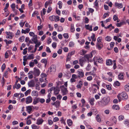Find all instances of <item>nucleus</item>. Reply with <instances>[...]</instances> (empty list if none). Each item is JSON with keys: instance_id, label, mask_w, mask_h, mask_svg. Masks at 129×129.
<instances>
[{"instance_id": "f257e3e1", "label": "nucleus", "mask_w": 129, "mask_h": 129, "mask_svg": "<svg viewBox=\"0 0 129 129\" xmlns=\"http://www.w3.org/2000/svg\"><path fill=\"white\" fill-rule=\"evenodd\" d=\"M110 98L109 96H106L103 98L102 99V105L105 106L107 105L110 101Z\"/></svg>"}, {"instance_id": "f03ea898", "label": "nucleus", "mask_w": 129, "mask_h": 129, "mask_svg": "<svg viewBox=\"0 0 129 129\" xmlns=\"http://www.w3.org/2000/svg\"><path fill=\"white\" fill-rule=\"evenodd\" d=\"M60 88L61 89L62 95L63 96L66 95L68 92L67 88L65 87L64 85L60 86Z\"/></svg>"}, {"instance_id": "7ed1b4c3", "label": "nucleus", "mask_w": 129, "mask_h": 129, "mask_svg": "<svg viewBox=\"0 0 129 129\" xmlns=\"http://www.w3.org/2000/svg\"><path fill=\"white\" fill-rule=\"evenodd\" d=\"M56 66L54 65H52L48 69V71L47 72V74L48 75L49 73V71L50 70V72H55L56 71Z\"/></svg>"}, {"instance_id": "20e7f679", "label": "nucleus", "mask_w": 129, "mask_h": 129, "mask_svg": "<svg viewBox=\"0 0 129 129\" xmlns=\"http://www.w3.org/2000/svg\"><path fill=\"white\" fill-rule=\"evenodd\" d=\"M118 96H119L120 98H122L123 100H126L127 99L128 97L127 93L125 92H122L119 96H118V95H117L119 99V97Z\"/></svg>"}, {"instance_id": "39448f33", "label": "nucleus", "mask_w": 129, "mask_h": 129, "mask_svg": "<svg viewBox=\"0 0 129 129\" xmlns=\"http://www.w3.org/2000/svg\"><path fill=\"white\" fill-rule=\"evenodd\" d=\"M34 71L33 72V74L36 76H38L40 73V70L39 69H37L35 68H34Z\"/></svg>"}, {"instance_id": "423d86ee", "label": "nucleus", "mask_w": 129, "mask_h": 129, "mask_svg": "<svg viewBox=\"0 0 129 129\" xmlns=\"http://www.w3.org/2000/svg\"><path fill=\"white\" fill-rule=\"evenodd\" d=\"M26 104H28L32 102L33 99L30 96H29L26 98Z\"/></svg>"}, {"instance_id": "0eeeda50", "label": "nucleus", "mask_w": 129, "mask_h": 129, "mask_svg": "<svg viewBox=\"0 0 129 129\" xmlns=\"http://www.w3.org/2000/svg\"><path fill=\"white\" fill-rule=\"evenodd\" d=\"M92 57V53L89 54H87L84 55L83 58H86L88 60L89 58H91Z\"/></svg>"}, {"instance_id": "6e6552de", "label": "nucleus", "mask_w": 129, "mask_h": 129, "mask_svg": "<svg viewBox=\"0 0 129 129\" xmlns=\"http://www.w3.org/2000/svg\"><path fill=\"white\" fill-rule=\"evenodd\" d=\"M29 86L34 87L35 85V82L34 80H32L29 81L28 83Z\"/></svg>"}, {"instance_id": "1a4fd4ad", "label": "nucleus", "mask_w": 129, "mask_h": 129, "mask_svg": "<svg viewBox=\"0 0 129 129\" xmlns=\"http://www.w3.org/2000/svg\"><path fill=\"white\" fill-rule=\"evenodd\" d=\"M6 33L7 35V37L8 38L10 39H12L13 36V33L6 31Z\"/></svg>"}, {"instance_id": "9d476101", "label": "nucleus", "mask_w": 129, "mask_h": 129, "mask_svg": "<svg viewBox=\"0 0 129 129\" xmlns=\"http://www.w3.org/2000/svg\"><path fill=\"white\" fill-rule=\"evenodd\" d=\"M77 73L79 74V77H83L84 75L83 71L79 69L77 71Z\"/></svg>"}, {"instance_id": "9b49d317", "label": "nucleus", "mask_w": 129, "mask_h": 129, "mask_svg": "<svg viewBox=\"0 0 129 129\" xmlns=\"http://www.w3.org/2000/svg\"><path fill=\"white\" fill-rule=\"evenodd\" d=\"M115 6L117 7L118 8L121 9L123 7V5L121 3H119L116 2L115 4Z\"/></svg>"}, {"instance_id": "f8f14e48", "label": "nucleus", "mask_w": 129, "mask_h": 129, "mask_svg": "<svg viewBox=\"0 0 129 129\" xmlns=\"http://www.w3.org/2000/svg\"><path fill=\"white\" fill-rule=\"evenodd\" d=\"M33 107V106H30L26 107V111L29 114L30 113L31 111H32V107Z\"/></svg>"}, {"instance_id": "ddd939ff", "label": "nucleus", "mask_w": 129, "mask_h": 129, "mask_svg": "<svg viewBox=\"0 0 129 129\" xmlns=\"http://www.w3.org/2000/svg\"><path fill=\"white\" fill-rule=\"evenodd\" d=\"M94 58L95 60L96 61L98 62L99 63H101L103 61V59L99 57H96Z\"/></svg>"}, {"instance_id": "4468645a", "label": "nucleus", "mask_w": 129, "mask_h": 129, "mask_svg": "<svg viewBox=\"0 0 129 129\" xmlns=\"http://www.w3.org/2000/svg\"><path fill=\"white\" fill-rule=\"evenodd\" d=\"M31 41H33L35 44L38 43V40L37 39V35H36L34 37H33L31 39Z\"/></svg>"}, {"instance_id": "2eb2a0df", "label": "nucleus", "mask_w": 129, "mask_h": 129, "mask_svg": "<svg viewBox=\"0 0 129 129\" xmlns=\"http://www.w3.org/2000/svg\"><path fill=\"white\" fill-rule=\"evenodd\" d=\"M44 121V120L42 118L38 119L37 120L36 124L38 125L42 124Z\"/></svg>"}, {"instance_id": "dca6fc26", "label": "nucleus", "mask_w": 129, "mask_h": 129, "mask_svg": "<svg viewBox=\"0 0 129 129\" xmlns=\"http://www.w3.org/2000/svg\"><path fill=\"white\" fill-rule=\"evenodd\" d=\"M106 64L108 66L112 65L113 64V61L110 59H108L106 60Z\"/></svg>"}, {"instance_id": "f3484780", "label": "nucleus", "mask_w": 129, "mask_h": 129, "mask_svg": "<svg viewBox=\"0 0 129 129\" xmlns=\"http://www.w3.org/2000/svg\"><path fill=\"white\" fill-rule=\"evenodd\" d=\"M60 91L59 88L58 87H57L55 88L54 90V93L56 95L58 94H59Z\"/></svg>"}, {"instance_id": "a211bd4d", "label": "nucleus", "mask_w": 129, "mask_h": 129, "mask_svg": "<svg viewBox=\"0 0 129 129\" xmlns=\"http://www.w3.org/2000/svg\"><path fill=\"white\" fill-rule=\"evenodd\" d=\"M31 95L33 96H38V92L37 91H33L31 92Z\"/></svg>"}, {"instance_id": "6ab92c4d", "label": "nucleus", "mask_w": 129, "mask_h": 129, "mask_svg": "<svg viewBox=\"0 0 129 129\" xmlns=\"http://www.w3.org/2000/svg\"><path fill=\"white\" fill-rule=\"evenodd\" d=\"M96 47L99 50H100L102 48V47L103 46L102 44L100 43H97L96 44Z\"/></svg>"}, {"instance_id": "aec40b11", "label": "nucleus", "mask_w": 129, "mask_h": 129, "mask_svg": "<svg viewBox=\"0 0 129 129\" xmlns=\"http://www.w3.org/2000/svg\"><path fill=\"white\" fill-rule=\"evenodd\" d=\"M85 27L86 29L89 30L90 31H92V26H90L89 24L85 25Z\"/></svg>"}, {"instance_id": "412c9836", "label": "nucleus", "mask_w": 129, "mask_h": 129, "mask_svg": "<svg viewBox=\"0 0 129 129\" xmlns=\"http://www.w3.org/2000/svg\"><path fill=\"white\" fill-rule=\"evenodd\" d=\"M41 62L45 64V67L47 65V59H43L41 61Z\"/></svg>"}, {"instance_id": "4be33fe9", "label": "nucleus", "mask_w": 129, "mask_h": 129, "mask_svg": "<svg viewBox=\"0 0 129 129\" xmlns=\"http://www.w3.org/2000/svg\"><path fill=\"white\" fill-rule=\"evenodd\" d=\"M36 44V45L35 46V48L34 50V52H35L36 51L37 48L41 44V43L40 42H39L38 43H37Z\"/></svg>"}, {"instance_id": "5701e85b", "label": "nucleus", "mask_w": 129, "mask_h": 129, "mask_svg": "<svg viewBox=\"0 0 129 129\" xmlns=\"http://www.w3.org/2000/svg\"><path fill=\"white\" fill-rule=\"evenodd\" d=\"M83 85L82 82L81 81H80L76 87L77 88H81Z\"/></svg>"}, {"instance_id": "b1692460", "label": "nucleus", "mask_w": 129, "mask_h": 129, "mask_svg": "<svg viewBox=\"0 0 129 129\" xmlns=\"http://www.w3.org/2000/svg\"><path fill=\"white\" fill-rule=\"evenodd\" d=\"M112 108L113 109L116 110H119V106L116 105H113L112 107Z\"/></svg>"}, {"instance_id": "393cba45", "label": "nucleus", "mask_w": 129, "mask_h": 129, "mask_svg": "<svg viewBox=\"0 0 129 129\" xmlns=\"http://www.w3.org/2000/svg\"><path fill=\"white\" fill-rule=\"evenodd\" d=\"M39 102V98H38L34 100L33 103L34 105H35Z\"/></svg>"}, {"instance_id": "a878e982", "label": "nucleus", "mask_w": 129, "mask_h": 129, "mask_svg": "<svg viewBox=\"0 0 129 129\" xmlns=\"http://www.w3.org/2000/svg\"><path fill=\"white\" fill-rule=\"evenodd\" d=\"M21 87V85L19 84H17V85H15V84L13 86V89H14L15 88L17 89H19Z\"/></svg>"}, {"instance_id": "bb28decb", "label": "nucleus", "mask_w": 129, "mask_h": 129, "mask_svg": "<svg viewBox=\"0 0 129 129\" xmlns=\"http://www.w3.org/2000/svg\"><path fill=\"white\" fill-rule=\"evenodd\" d=\"M123 74L120 73L118 75V78L119 79L121 80L123 79Z\"/></svg>"}, {"instance_id": "cd10ccee", "label": "nucleus", "mask_w": 129, "mask_h": 129, "mask_svg": "<svg viewBox=\"0 0 129 129\" xmlns=\"http://www.w3.org/2000/svg\"><path fill=\"white\" fill-rule=\"evenodd\" d=\"M87 51L83 49L81 50L80 52V54L81 55H83L86 53Z\"/></svg>"}, {"instance_id": "c85d7f7f", "label": "nucleus", "mask_w": 129, "mask_h": 129, "mask_svg": "<svg viewBox=\"0 0 129 129\" xmlns=\"http://www.w3.org/2000/svg\"><path fill=\"white\" fill-rule=\"evenodd\" d=\"M34 58V55L33 54H31L29 55L27 57V58L28 59H33Z\"/></svg>"}, {"instance_id": "c756f323", "label": "nucleus", "mask_w": 129, "mask_h": 129, "mask_svg": "<svg viewBox=\"0 0 129 129\" xmlns=\"http://www.w3.org/2000/svg\"><path fill=\"white\" fill-rule=\"evenodd\" d=\"M67 123L69 126L71 125L72 124L73 122L72 120L70 119H69L67 120Z\"/></svg>"}, {"instance_id": "7c9ffc66", "label": "nucleus", "mask_w": 129, "mask_h": 129, "mask_svg": "<svg viewBox=\"0 0 129 129\" xmlns=\"http://www.w3.org/2000/svg\"><path fill=\"white\" fill-rule=\"evenodd\" d=\"M94 98H91L89 101V102L90 104L92 105H93L94 104Z\"/></svg>"}, {"instance_id": "2f4dec72", "label": "nucleus", "mask_w": 129, "mask_h": 129, "mask_svg": "<svg viewBox=\"0 0 129 129\" xmlns=\"http://www.w3.org/2000/svg\"><path fill=\"white\" fill-rule=\"evenodd\" d=\"M75 29L74 26V25L73 24H71V28L70 31L71 32L73 33L75 31Z\"/></svg>"}, {"instance_id": "473e14b6", "label": "nucleus", "mask_w": 129, "mask_h": 129, "mask_svg": "<svg viewBox=\"0 0 129 129\" xmlns=\"http://www.w3.org/2000/svg\"><path fill=\"white\" fill-rule=\"evenodd\" d=\"M39 102L41 104H43L45 101V100L43 98H39Z\"/></svg>"}, {"instance_id": "72a5a7b5", "label": "nucleus", "mask_w": 129, "mask_h": 129, "mask_svg": "<svg viewBox=\"0 0 129 129\" xmlns=\"http://www.w3.org/2000/svg\"><path fill=\"white\" fill-rule=\"evenodd\" d=\"M96 121L98 122H101V119L99 115H96Z\"/></svg>"}, {"instance_id": "f704fd0d", "label": "nucleus", "mask_w": 129, "mask_h": 129, "mask_svg": "<svg viewBox=\"0 0 129 129\" xmlns=\"http://www.w3.org/2000/svg\"><path fill=\"white\" fill-rule=\"evenodd\" d=\"M55 16L54 15H52L50 16L49 17V19L51 21H53L54 20Z\"/></svg>"}, {"instance_id": "c9c22d12", "label": "nucleus", "mask_w": 129, "mask_h": 129, "mask_svg": "<svg viewBox=\"0 0 129 129\" xmlns=\"http://www.w3.org/2000/svg\"><path fill=\"white\" fill-rule=\"evenodd\" d=\"M105 39L106 41H110L111 40V38L110 37L108 36H107L105 38Z\"/></svg>"}, {"instance_id": "e433bc0d", "label": "nucleus", "mask_w": 129, "mask_h": 129, "mask_svg": "<svg viewBox=\"0 0 129 129\" xmlns=\"http://www.w3.org/2000/svg\"><path fill=\"white\" fill-rule=\"evenodd\" d=\"M125 89L126 91H129V84L126 85L125 86Z\"/></svg>"}, {"instance_id": "4c0bfd02", "label": "nucleus", "mask_w": 129, "mask_h": 129, "mask_svg": "<svg viewBox=\"0 0 129 129\" xmlns=\"http://www.w3.org/2000/svg\"><path fill=\"white\" fill-rule=\"evenodd\" d=\"M57 5H59V9H61L62 8V3L61 2L59 1L57 3Z\"/></svg>"}, {"instance_id": "58836bf2", "label": "nucleus", "mask_w": 129, "mask_h": 129, "mask_svg": "<svg viewBox=\"0 0 129 129\" xmlns=\"http://www.w3.org/2000/svg\"><path fill=\"white\" fill-rule=\"evenodd\" d=\"M31 90L30 89H29L26 91L25 92V96H27L28 93H30V92Z\"/></svg>"}, {"instance_id": "ea45409f", "label": "nucleus", "mask_w": 129, "mask_h": 129, "mask_svg": "<svg viewBox=\"0 0 129 129\" xmlns=\"http://www.w3.org/2000/svg\"><path fill=\"white\" fill-rule=\"evenodd\" d=\"M111 120H113V122L116 124V118L115 117H113L111 118Z\"/></svg>"}, {"instance_id": "a19ab883", "label": "nucleus", "mask_w": 129, "mask_h": 129, "mask_svg": "<svg viewBox=\"0 0 129 129\" xmlns=\"http://www.w3.org/2000/svg\"><path fill=\"white\" fill-rule=\"evenodd\" d=\"M120 83L118 81H116L114 84V86H119L120 85Z\"/></svg>"}, {"instance_id": "79ce46f5", "label": "nucleus", "mask_w": 129, "mask_h": 129, "mask_svg": "<svg viewBox=\"0 0 129 129\" xmlns=\"http://www.w3.org/2000/svg\"><path fill=\"white\" fill-rule=\"evenodd\" d=\"M25 37L22 36L19 39V41L20 42H23L24 40Z\"/></svg>"}, {"instance_id": "37998d69", "label": "nucleus", "mask_w": 129, "mask_h": 129, "mask_svg": "<svg viewBox=\"0 0 129 129\" xmlns=\"http://www.w3.org/2000/svg\"><path fill=\"white\" fill-rule=\"evenodd\" d=\"M55 106L56 107H58L60 105V102L58 100H57L56 101Z\"/></svg>"}, {"instance_id": "c03bdc74", "label": "nucleus", "mask_w": 129, "mask_h": 129, "mask_svg": "<svg viewBox=\"0 0 129 129\" xmlns=\"http://www.w3.org/2000/svg\"><path fill=\"white\" fill-rule=\"evenodd\" d=\"M54 20L56 22L59 21L60 20L59 17L58 16H55Z\"/></svg>"}, {"instance_id": "a18cd8bd", "label": "nucleus", "mask_w": 129, "mask_h": 129, "mask_svg": "<svg viewBox=\"0 0 129 129\" xmlns=\"http://www.w3.org/2000/svg\"><path fill=\"white\" fill-rule=\"evenodd\" d=\"M123 22H120L119 23H117L116 25L118 27H120L123 25Z\"/></svg>"}, {"instance_id": "49530a36", "label": "nucleus", "mask_w": 129, "mask_h": 129, "mask_svg": "<svg viewBox=\"0 0 129 129\" xmlns=\"http://www.w3.org/2000/svg\"><path fill=\"white\" fill-rule=\"evenodd\" d=\"M6 67V65L5 63H4L2 66L1 68L2 71L3 72Z\"/></svg>"}, {"instance_id": "de8ad7c7", "label": "nucleus", "mask_w": 129, "mask_h": 129, "mask_svg": "<svg viewBox=\"0 0 129 129\" xmlns=\"http://www.w3.org/2000/svg\"><path fill=\"white\" fill-rule=\"evenodd\" d=\"M74 44V42H70L69 43V46L70 47H73Z\"/></svg>"}, {"instance_id": "09e8293b", "label": "nucleus", "mask_w": 129, "mask_h": 129, "mask_svg": "<svg viewBox=\"0 0 129 129\" xmlns=\"http://www.w3.org/2000/svg\"><path fill=\"white\" fill-rule=\"evenodd\" d=\"M61 123L64 124L65 125H66V123L65 120L63 119V117H62L61 120H60Z\"/></svg>"}, {"instance_id": "8fccbe9b", "label": "nucleus", "mask_w": 129, "mask_h": 129, "mask_svg": "<svg viewBox=\"0 0 129 129\" xmlns=\"http://www.w3.org/2000/svg\"><path fill=\"white\" fill-rule=\"evenodd\" d=\"M63 36L66 39H68L69 38V36L68 35V34L65 33L63 34Z\"/></svg>"}, {"instance_id": "3c124183", "label": "nucleus", "mask_w": 129, "mask_h": 129, "mask_svg": "<svg viewBox=\"0 0 129 129\" xmlns=\"http://www.w3.org/2000/svg\"><path fill=\"white\" fill-rule=\"evenodd\" d=\"M113 63H114V64H113V69L114 70H115L116 68L117 67L115 60H114L113 61Z\"/></svg>"}, {"instance_id": "603ef678", "label": "nucleus", "mask_w": 129, "mask_h": 129, "mask_svg": "<svg viewBox=\"0 0 129 129\" xmlns=\"http://www.w3.org/2000/svg\"><path fill=\"white\" fill-rule=\"evenodd\" d=\"M11 8L13 10L15 9V5L14 3L12 4L11 6Z\"/></svg>"}, {"instance_id": "864d4df0", "label": "nucleus", "mask_w": 129, "mask_h": 129, "mask_svg": "<svg viewBox=\"0 0 129 129\" xmlns=\"http://www.w3.org/2000/svg\"><path fill=\"white\" fill-rule=\"evenodd\" d=\"M113 19L114 21H116L118 19V17L116 15H114L113 16Z\"/></svg>"}, {"instance_id": "5fc2aeb1", "label": "nucleus", "mask_w": 129, "mask_h": 129, "mask_svg": "<svg viewBox=\"0 0 129 129\" xmlns=\"http://www.w3.org/2000/svg\"><path fill=\"white\" fill-rule=\"evenodd\" d=\"M87 79L89 81H91L92 79V77L91 76H89L87 77Z\"/></svg>"}, {"instance_id": "6e6d98bb", "label": "nucleus", "mask_w": 129, "mask_h": 129, "mask_svg": "<svg viewBox=\"0 0 129 129\" xmlns=\"http://www.w3.org/2000/svg\"><path fill=\"white\" fill-rule=\"evenodd\" d=\"M124 124L126 125H129V121L128 120H126L124 121Z\"/></svg>"}, {"instance_id": "4d7b16f0", "label": "nucleus", "mask_w": 129, "mask_h": 129, "mask_svg": "<svg viewBox=\"0 0 129 129\" xmlns=\"http://www.w3.org/2000/svg\"><path fill=\"white\" fill-rule=\"evenodd\" d=\"M31 127L33 129H37V127L35 124H33L31 125Z\"/></svg>"}, {"instance_id": "13d9d810", "label": "nucleus", "mask_w": 129, "mask_h": 129, "mask_svg": "<svg viewBox=\"0 0 129 129\" xmlns=\"http://www.w3.org/2000/svg\"><path fill=\"white\" fill-rule=\"evenodd\" d=\"M56 43L55 42H53L52 44V46L53 48H55L56 47Z\"/></svg>"}, {"instance_id": "bf43d9fd", "label": "nucleus", "mask_w": 129, "mask_h": 129, "mask_svg": "<svg viewBox=\"0 0 129 129\" xmlns=\"http://www.w3.org/2000/svg\"><path fill=\"white\" fill-rule=\"evenodd\" d=\"M29 34L31 36L33 37H34L36 35L33 32H30L29 33Z\"/></svg>"}, {"instance_id": "052dcab7", "label": "nucleus", "mask_w": 129, "mask_h": 129, "mask_svg": "<svg viewBox=\"0 0 129 129\" xmlns=\"http://www.w3.org/2000/svg\"><path fill=\"white\" fill-rule=\"evenodd\" d=\"M62 98V96L60 94H59L57 96V99L60 100Z\"/></svg>"}, {"instance_id": "680f3d73", "label": "nucleus", "mask_w": 129, "mask_h": 129, "mask_svg": "<svg viewBox=\"0 0 129 129\" xmlns=\"http://www.w3.org/2000/svg\"><path fill=\"white\" fill-rule=\"evenodd\" d=\"M74 54V51H72L69 53L68 54V56L71 57L72 55H73Z\"/></svg>"}, {"instance_id": "e2e57ef3", "label": "nucleus", "mask_w": 129, "mask_h": 129, "mask_svg": "<svg viewBox=\"0 0 129 129\" xmlns=\"http://www.w3.org/2000/svg\"><path fill=\"white\" fill-rule=\"evenodd\" d=\"M52 10V8L50 7L49 6V7L48 8V10L47 11V12L48 13H50L51 11Z\"/></svg>"}, {"instance_id": "0e129e2a", "label": "nucleus", "mask_w": 129, "mask_h": 129, "mask_svg": "<svg viewBox=\"0 0 129 129\" xmlns=\"http://www.w3.org/2000/svg\"><path fill=\"white\" fill-rule=\"evenodd\" d=\"M118 118L119 120H122L123 119L124 117L123 116L120 115L119 116Z\"/></svg>"}, {"instance_id": "69168bd1", "label": "nucleus", "mask_w": 129, "mask_h": 129, "mask_svg": "<svg viewBox=\"0 0 129 129\" xmlns=\"http://www.w3.org/2000/svg\"><path fill=\"white\" fill-rule=\"evenodd\" d=\"M109 15L108 13H105L103 16V18L104 19H105L107 16H108Z\"/></svg>"}, {"instance_id": "338daca9", "label": "nucleus", "mask_w": 129, "mask_h": 129, "mask_svg": "<svg viewBox=\"0 0 129 129\" xmlns=\"http://www.w3.org/2000/svg\"><path fill=\"white\" fill-rule=\"evenodd\" d=\"M27 48H26L23 50V55H25L26 54L27 52Z\"/></svg>"}, {"instance_id": "774afa93", "label": "nucleus", "mask_w": 129, "mask_h": 129, "mask_svg": "<svg viewBox=\"0 0 129 129\" xmlns=\"http://www.w3.org/2000/svg\"><path fill=\"white\" fill-rule=\"evenodd\" d=\"M124 108L126 110H129V104L125 106Z\"/></svg>"}]
</instances>
